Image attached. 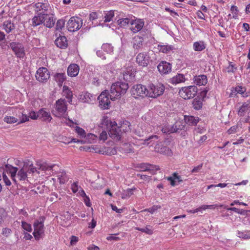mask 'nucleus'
I'll list each match as a JSON object with an SVG mask.
<instances>
[{
	"mask_svg": "<svg viewBox=\"0 0 250 250\" xmlns=\"http://www.w3.org/2000/svg\"><path fill=\"white\" fill-rule=\"evenodd\" d=\"M128 88V85L126 83L117 82L112 84L109 93L107 90H105L99 96L98 99L99 101V106L104 109H108L110 104L108 96L110 100L114 101L125 94Z\"/></svg>",
	"mask_w": 250,
	"mask_h": 250,
	"instance_id": "f257e3e1",
	"label": "nucleus"
},
{
	"mask_svg": "<svg viewBox=\"0 0 250 250\" xmlns=\"http://www.w3.org/2000/svg\"><path fill=\"white\" fill-rule=\"evenodd\" d=\"M99 127L103 129L99 136L100 140L104 142L107 139V132L113 139L119 140L121 138V129L115 121L111 122L107 118H104L99 125Z\"/></svg>",
	"mask_w": 250,
	"mask_h": 250,
	"instance_id": "f03ea898",
	"label": "nucleus"
},
{
	"mask_svg": "<svg viewBox=\"0 0 250 250\" xmlns=\"http://www.w3.org/2000/svg\"><path fill=\"white\" fill-rule=\"evenodd\" d=\"M45 218L44 217H41L39 219L36 220L34 224L33 227L34 231L33 234L36 240H39L44 234V222Z\"/></svg>",
	"mask_w": 250,
	"mask_h": 250,
	"instance_id": "7ed1b4c3",
	"label": "nucleus"
},
{
	"mask_svg": "<svg viewBox=\"0 0 250 250\" xmlns=\"http://www.w3.org/2000/svg\"><path fill=\"white\" fill-rule=\"evenodd\" d=\"M165 89V86L162 83H158L156 85L150 84L147 87L148 97L156 98L163 95Z\"/></svg>",
	"mask_w": 250,
	"mask_h": 250,
	"instance_id": "20e7f679",
	"label": "nucleus"
},
{
	"mask_svg": "<svg viewBox=\"0 0 250 250\" xmlns=\"http://www.w3.org/2000/svg\"><path fill=\"white\" fill-rule=\"evenodd\" d=\"M197 87L195 85L184 87L179 90L180 96L184 99L193 98L197 93Z\"/></svg>",
	"mask_w": 250,
	"mask_h": 250,
	"instance_id": "39448f33",
	"label": "nucleus"
},
{
	"mask_svg": "<svg viewBox=\"0 0 250 250\" xmlns=\"http://www.w3.org/2000/svg\"><path fill=\"white\" fill-rule=\"evenodd\" d=\"M67 108V105L65 100L60 99L56 102L55 110H53V114L56 117H61L64 115Z\"/></svg>",
	"mask_w": 250,
	"mask_h": 250,
	"instance_id": "423d86ee",
	"label": "nucleus"
},
{
	"mask_svg": "<svg viewBox=\"0 0 250 250\" xmlns=\"http://www.w3.org/2000/svg\"><path fill=\"white\" fill-rule=\"evenodd\" d=\"M132 95L135 98H137L139 97H145L148 96V90L145 85L141 84L134 85L131 89Z\"/></svg>",
	"mask_w": 250,
	"mask_h": 250,
	"instance_id": "0eeeda50",
	"label": "nucleus"
},
{
	"mask_svg": "<svg viewBox=\"0 0 250 250\" xmlns=\"http://www.w3.org/2000/svg\"><path fill=\"white\" fill-rule=\"evenodd\" d=\"M83 21L79 17H71L67 23L68 30L74 32L79 30L82 26Z\"/></svg>",
	"mask_w": 250,
	"mask_h": 250,
	"instance_id": "6e6552de",
	"label": "nucleus"
},
{
	"mask_svg": "<svg viewBox=\"0 0 250 250\" xmlns=\"http://www.w3.org/2000/svg\"><path fill=\"white\" fill-rule=\"evenodd\" d=\"M18 58H23L25 55L24 48L23 45L19 43L12 42L9 43V46Z\"/></svg>",
	"mask_w": 250,
	"mask_h": 250,
	"instance_id": "1a4fd4ad",
	"label": "nucleus"
},
{
	"mask_svg": "<svg viewBox=\"0 0 250 250\" xmlns=\"http://www.w3.org/2000/svg\"><path fill=\"white\" fill-rule=\"evenodd\" d=\"M50 72L45 67H40L36 74V79L42 83L46 82L50 78Z\"/></svg>",
	"mask_w": 250,
	"mask_h": 250,
	"instance_id": "9d476101",
	"label": "nucleus"
},
{
	"mask_svg": "<svg viewBox=\"0 0 250 250\" xmlns=\"http://www.w3.org/2000/svg\"><path fill=\"white\" fill-rule=\"evenodd\" d=\"M130 30L133 33H136L140 31L144 26V21L143 20L136 19L132 20L130 23Z\"/></svg>",
	"mask_w": 250,
	"mask_h": 250,
	"instance_id": "9b49d317",
	"label": "nucleus"
},
{
	"mask_svg": "<svg viewBox=\"0 0 250 250\" xmlns=\"http://www.w3.org/2000/svg\"><path fill=\"white\" fill-rule=\"evenodd\" d=\"M45 16H48V14L44 12L38 13L32 18L31 25L35 27L42 24L45 21Z\"/></svg>",
	"mask_w": 250,
	"mask_h": 250,
	"instance_id": "f8f14e48",
	"label": "nucleus"
},
{
	"mask_svg": "<svg viewBox=\"0 0 250 250\" xmlns=\"http://www.w3.org/2000/svg\"><path fill=\"white\" fill-rule=\"evenodd\" d=\"M155 151L161 154L168 156H171L172 152L171 149L166 146H164L161 143L157 144L154 147Z\"/></svg>",
	"mask_w": 250,
	"mask_h": 250,
	"instance_id": "ddd939ff",
	"label": "nucleus"
},
{
	"mask_svg": "<svg viewBox=\"0 0 250 250\" xmlns=\"http://www.w3.org/2000/svg\"><path fill=\"white\" fill-rule=\"evenodd\" d=\"M157 68L160 73L163 74H167L171 70V64L166 62H160L158 64Z\"/></svg>",
	"mask_w": 250,
	"mask_h": 250,
	"instance_id": "4468645a",
	"label": "nucleus"
},
{
	"mask_svg": "<svg viewBox=\"0 0 250 250\" xmlns=\"http://www.w3.org/2000/svg\"><path fill=\"white\" fill-rule=\"evenodd\" d=\"M56 45L59 48L65 49L67 47V40L64 36H60L55 41Z\"/></svg>",
	"mask_w": 250,
	"mask_h": 250,
	"instance_id": "2eb2a0df",
	"label": "nucleus"
},
{
	"mask_svg": "<svg viewBox=\"0 0 250 250\" xmlns=\"http://www.w3.org/2000/svg\"><path fill=\"white\" fill-rule=\"evenodd\" d=\"M136 62L139 65L146 66L148 62V59L146 54L143 53H139L136 57Z\"/></svg>",
	"mask_w": 250,
	"mask_h": 250,
	"instance_id": "dca6fc26",
	"label": "nucleus"
},
{
	"mask_svg": "<svg viewBox=\"0 0 250 250\" xmlns=\"http://www.w3.org/2000/svg\"><path fill=\"white\" fill-rule=\"evenodd\" d=\"M79 66L76 64H70L67 68L68 75L71 77H75L78 75L79 72Z\"/></svg>",
	"mask_w": 250,
	"mask_h": 250,
	"instance_id": "f3484780",
	"label": "nucleus"
},
{
	"mask_svg": "<svg viewBox=\"0 0 250 250\" xmlns=\"http://www.w3.org/2000/svg\"><path fill=\"white\" fill-rule=\"evenodd\" d=\"M144 39L139 36H135L133 39V47L135 49H139L143 47Z\"/></svg>",
	"mask_w": 250,
	"mask_h": 250,
	"instance_id": "a211bd4d",
	"label": "nucleus"
},
{
	"mask_svg": "<svg viewBox=\"0 0 250 250\" xmlns=\"http://www.w3.org/2000/svg\"><path fill=\"white\" fill-rule=\"evenodd\" d=\"M186 81L184 75L182 74H177L176 76L171 78L169 82L173 84H176L179 83H183Z\"/></svg>",
	"mask_w": 250,
	"mask_h": 250,
	"instance_id": "6ab92c4d",
	"label": "nucleus"
},
{
	"mask_svg": "<svg viewBox=\"0 0 250 250\" xmlns=\"http://www.w3.org/2000/svg\"><path fill=\"white\" fill-rule=\"evenodd\" d=\"M167 180L170 182V184L172 186L180 184L183 181L181 176L178 175L176 173H173V176L168 177Z\"/></svg>",
	"mask_w": 250,
	"mask_h": 250,
	"instance_id": "aec40b11",
	"label": "nucleus"
},
{
	"mask_svg": "<svg viewBox=\"0 0 250 250\" xmlns=\"http://www.w3.org/2000/svg\"><path fill=\"white\" fill-rule=\"evenodd\" d=\"M139 167L143 171H152L154 169L159 170V167L157 165H151L147 163H143L140 165Z\"/></svg>",
	"mask_w": 250,
	"mask_h": 250,
	"instance_id": "412c9836",
	"label": "nucleus"
},
{
	"mask_svg": "<svg viewBox=\"0 0 250 250\" xmlns=\"http://www.w3.org/2000/svg\"><path fill=\"white\" fill-rule=\"evenodd\" d=\"M184 120L187 124L189 125L195 126L199 122V118L193 116H185Z\"/></svg>",
	"mask_w": 250,
	"mask_h": 250,
	"instance_id": "4be33fe9",
	"label": "nucleus"
},
{
	"mask_svg": "<svg viewBox=\"0 0 250 250\" xmlns=\"http://www.w3.org/2000/svg\"><path fill=\"white\" fill-rule=\"evenodd\" d=\"M207 82V78L205 75H199L198 76H195L194 78V83L197 85H204Z\"/></svg>",
	"mask_w": 250,
	"mask_h": 250,
	"instance_id": "5701e85b",
	"label": "nucleus"
},
{
	"mask_svg": "<svg viewBox=\"0 0 250 250\" xmlns=\"http://www.w3.org/2000/svg\"><path fill=\"white\" fill-rule=\"evenodd\" d=\"M95 152H98L99 153H101L103 154L107 155H114L117 153V150L114 147H105L103 150H100L97 151L96 149H94Z\"/></svg>",
	"mask_w": 250,
	"mask_h": 250,
	"instance_id": "b1692460",
	"label": "nucleus"
},
{
	"mask_svg": "<svg viewBox=\"0 0 250 250\" xmlns=\"http://www.w3.org/2000/svg\"><path fill=\"white\" fill-rule=\"evenodd\" d=\"M37 166L39 167V168L42 170H52V171H54L53 168L56 166L55 164H50L46 162L38 163Z\"/></svg>",
	"mask_w": 250,
	"mask_h": 250,
	"instance_id": "393cba45",
	"label": "nucleus"
},
{
	"mask_svg": "<svg viewBox=\"0 0 250 250\" xmlns=\"http://www.w3.org/2000/svg\"><path fill=\"white\" fill-rule=\"evenodd\" d=\"M80 99L83 103H90L93 98V95L88 92H83L79 96Z\"/></svg>",
	"mask_w": 250,
	"mask_h": 250,
	"instance_id": "a878e982",
	"label": "nucleus"
},
{
	"mask_svg": "<svg viewBox=\"0 0 250 250\" xmlns=\"http://www.w3.org/2000/svg\"><path fill=\"white\" fill-rule=\"evenodd\" d=\"M45 21L43 23L44 25L49 28L53 27L55 23V21L54 19L53 15H51L49 16L48 14V16H45Z\"/></svg>",
	"mask_w": 250,
	"mask_h": 250,
	"instance_id": "bb28decb",
	"label": "nucleus"
},
{
	"mask_svg": "<svg viewBox=\"0 0 250 250\" xmlns=\"http://www.w3.org/2000/svg\"><path fill=\"white\" fill-rule=\"evenodd\" d=\"M5 170L6 171L9 172L11 174V176L13 180L14 181H16L15 179L14 178L16 175V173L18 171V168L16 167H14L10 165H5Z\"/></svg>",
	"mask_w": 250,
	"mask_h": 250,
	"instance_id": "cd10ccee",
	"label": "nucleus"
},
{
	"mask_svg": "<svg viewBox=\"0 0 250 250\" xmlns=\"http://www.w3.org/2000/svg\"><path fill=\"white\" fill-rule=\"evenodd\" d=\"M26 170V166L24 164L23 167L19 171L17 174V177L20 180L24 181L26 179L27 177Z\"/></svg>",
	"mask_w": 250,
	"mask_h": 250,
	"instance_id": "c85d7f7f",
	"label": "nucleus"
},
{
	"mask_svg": "<svg viewBox=\"0 0 250 250\" xmlns=\"http://www.w3.org/2000/svg\"><path fill=\"white\" fill-rule=\"evenodd\" d=\"M39 114L40 116L43 118V120L44 121L49 122L52 119V117L50 113L44 110L43 109H41L39 110Z\"/></svg>",
	"mask_w": 250,
	"mask_h": 250,
	"instance_id": "c756f323",
	"label": "nucleus"
},
{
	"mask_svg": "<svg viewBox=\"0 0 250 250\" xmlns=\"http://www.w3.org/2000/svg\"><path fill=\"white\" fill-rule=\"evenodd\" d=\"M3 29L7 33H10L12 30L15 29L14 24L9 20L6 21L3 23Z\"/></svg>",
	"mask_w": 250,
	"mask_h": 250,
	"instance_id": "7c9ffc66",
	"label": "nucleus"
},
{
	"mask_svg": "<svg viewBox=\"0 0 250 250\" xmlns=\"http://www.w3.org/2000/svg\"><path fill=\"white\" fill-rule=\"evenodd\" d=\"M65 76L64 73H58L54 75L55 80L58 83V84L62 85V83L65 80Z\"/></svg>",
	"mask_w": 250,
	"mask_h": 250,
	"instance_id": "2f4dec72",
	"label": "nucleus"
},
{
	"mask_svg": "<svg viewBox=\"0 0 250 250\" xmlns=\"http://www.w3.org/2000/svg\"><path fill=\"white\" fill-rule=\"evenodd\" d=\"M158 47L159 51L164 53H168L174 48L173 46L169 45H158Z\"/></svg>",
	"mask_w": 250,
	"mask_h": 250,
	"instance_id": "473e14b6",
	"label": "nucleus"
},
{
	"mask_svg": "<svg viewBox=\"0 0 250 250\" xmlns=\"http://www.w3.org/2000/svg\"><path fill=\"white\" fill-rule=\"evenodd\" d=\"M131 21V20L127 18H122L117 21V23L121 27H125L129 24H130Z\"/></svg>",
	"mask_w": 250,
	"mask_h": 250,
	"instance_id": "72a5a7b5",
	"label": "nucleus"
},
{
	"mask_svg": "<svg viewBox=\"0 0 250 250\" xmlns=\"http://www.w3.org/2000/svg\"><path fill=\"white\" fill-rule=\"evenodd\" d=\"M205 48L206 46L203 42H197L193 44V48L196 51H201Z\"/></svg>",
	"mask_w": 250,
	"mask_h": 250,
	"instance_id": "f704fd0d",
	"label": "nucleus"
},
{
	"mask_svg": "<svg viewBox=\"0 0 250 250\" xmlns=\"http://www.w3.org/2000/svg\"><path fill=\"white\" fill-rule=\"evenodd\" d=\"M249 109H250V102L247 101V102L244 103L240 108L239 114L242 115L245 111Z\"/></svg>",
	"mask_w": 250,
	"mask_h": 250,
	"instance_id": "c9c22d12",
	"label": "nucleus"
},
{
	"mask_svg": "<svg viewBox=\"0 0 250 250\" xmlns=\"http://www.w3.org/2000/svg\"><path fill=\"white\" fill-rule=\"evenodd\" d=\"M63 92L64 95H65V97L68 99V102L69 103H71L72 102V98L73 97L72 92L70 91L69 88L65 86L63 87Z\"/></svg>",
	"mask_w": 250,
	"mask_h": 250,
	"instance_id": "e433bc0d",
	"label": "nucleus"
},
{
	"mask_svg": "<svg viewBox=\"0 0 250 250\" xmlns=\"http://www.w3.org/2000/svg\"><path fill=\"white\" fill-rule=\"evenodd\" d=\"M136 230L141 231L143 232H145L147 234L151 235L153 233V230L151 229V227L150 226H147L145 228H140L139 227H136L135 228Z\"/></svg>",
	"mask_w": 250,
	"mask_h": 250,
	"instance_id": "4c0bfd02",
	"label": "nucleus"
},
{
	"mask_svg": "<svg viewBox=\"0 0 250 250\" xmlns=\"http://www.w3.org/2000/svg\"><path fill=\"white\" fill-rule=\"evenodd\" d=\"M238 236L240 238L248 239H250V230L238 232Z\"/></svg>",
	"mask_w": 250,
	"mask_h": 250,
	"instance_id": "58836bf2",
	"label": "nucleus"
},
{
	"mask_svg": "<svg viewBox=\"0 0 250 250\" xmlns=\"http://www.w3.org/2000/svg\"><path fill=\"white\" fill-rule=\"evenodd\" d=\"M192 105L195 109L199 110L202 106V103L200 100L195 98L192 101Z\"/></svg>",
	"mask_w": 250,
	"mask_h": 250,
	"instance_id": "ea45409f",
	"label": "nucleus"
},
{
	"mask_svg": "<svg viewBox=\"0 0 250 250\" xmlns=\"http://www.w3.org/2000/svg\"><path fill=\"white\" fill-rule=\"evenodd\" d=\"M245 90H244V88L241 86H236L234 90L232 91L231 93V96H233V95L236 96L237 94H244Z\"/></svg>",
	"mask_w": 250,
	"mask_h": 250,
	"instance_id": "a19ab883",
	"label": "nucleus"
},
{
	"mask_svg": "<svg viewBox=\"0 0 250 250\" xmlns=\"http://www.w3.org/2000/svg\"><path fill=\"white\" fill-rule=\"evenodd\" d=\"M3 121L7 124H13L18 122V119L13 116H5Z\"/></svg>",
	"mask_w": 250,
	"mask_h": 250,
	"instance_id": "79ce46f5",
	"label": "nucleus"
},
{
	"mask_svg": "<svg viewBox=\"0 0 250 250\" xmlns=\"http://www.w3.org/2000/svg\"><path fill=\"white\" fill-rule=\"evenodd\" d=\"M61 184H64L67 180L66 173L65 171L60 172L58 176Z\"/></svg>",
	"mask_w": 250,
	"mask_h": 250,
	"instance_id": "37998d69",
	"label": "nucleus"
},
{
	"mask_svg": "<svg viewBox=\"0 0 250 250\" xmlns=\"http://www.w3.org/2000/svg\"><path fill=\"white\" fill-rule=\"evenodd\" d=\"M114 16V14L113 11H110L108 12L104 16V22H107L110 21Z\"/></svg>",
	"mask_w": 250,
	"mask_h": 250,
	"instance_id": "c03bdc74",
	"label": "nucleus"
},
{
	"mask_svg": "<svg viewBox=\"0 0 250 250\" xmlns=\"http://www.w3.org/2000/svg\"><path fill=\"white\" fill-rule=\"evenodd\" d=\"M132 194H133V189L131 188H128L126 190L124 191L122 193V198L123 199H125L126 197H130Z\"/></svg>",
	"mask_w": 250,
	"mask_h": 250,
	"instance_id": "a18cd8bd",
	"label": "nucleus"
},
{
	"mask_svg": "<svg viewBox=\"0 0 250 250\" xmlns=\"http://www.w3.org/2000/svg\"><path fill=\"white\" fill-rule=\"evenodd\" d=\"M22 228L28 232H31L32 229L30 224H28L24 221L21 222Z\"/></svg>",
	"mask_w": 250,
	"mask_h": 250,
	"instance_id": "49530a36",
	"label": "nucleus"
},
{
	"mask_svg": "<svg viewBox=\"0 0 250 250\" xmlns=\"http://www.w3.org/2000/svg\"><path fill=\"white\" fill-rule=\"evenodd\" d=\"M161 207L160 205H154L151 208L145 209L144 211H148L151 213H153L157 209L161 208Z\"/></svg>",
	"mask_w": 250,
	"mask_h": 250,
	"instance_id": "de8ad7c7",
	"label": "nucleus"
},
{
	"mask_svg": "<svg viewBox=\"0 0 250 250\" xmlns=\"http://www.w3.org/2000/svg\"><path fill=\"white\" fill-rule=\"evenodd\" d=\"M130 125V123L129 122L125 121V122H124L123 125H121V126H120L119 127L121 129V131H122V129L123 128V131H127L129 129H130V128L129 127Z\"/></svg>",
	"mask_w": 250,
	"mask_h": 250,
	"instance_id": "09e8293b",
	"label": "nucleus"
},
{
	"mask_svg": "<svg viewBox=\"0 0 250 250\" xmlns=\"http://www.w3.org/2000/svg\"><path fill=\"white\" fill-rule=\"evenodd\" d=\"M135 133L138 136L143 137L146 133V132L144 130L142 127H138L135 130Z\"/></svg>",
	"mask_w": 250,
	"mask_h": 250,
	"instance_id": "8fccbe9b",
	"label": "nucleus"
},
{
	"mask_svg": "<svg viewBox=\"0 0 250 250\" xmlns=\"http://www.w3.org/2000/svg\"><path fill=\"white\" fill-rule=\"evenodd\" d=\"M64 25V21L63 20H59L57 23L56 28L57 30L62 29Z\"/></svg>",
	"mask_w": 250,
	"mask_h": 250,
	"instance_id": "3c124183",
	"label": "nucleus"
},
{
	"mask_svg": "<svg viewBox=\"0 0 250 250\" xmlns=\"http://www.w3.org/2000/svg\"><path fill=\"white\" fill-rule=\"evenodd\" d=\"M76 132L81 136L83 137L85 136V131L79 126H76Z\"/></svg>",
	"mask_w": 250,
	"mask_h": 250,
	"instance_id": "603ef678",
	"label": "nucleus"
},
{
	"mask_svg": "<svg viewBox=\"0 0 250 250\" xmlns=\"http://www.w3.org/2000/svg\"><path fill=\"white\" fill-rule=\"evenodd\" d=\"M20 118L21 120L18 123V124L23 123L27 121H28L29 117V115L27 116L25 114L22 113L21 116V117H20Z\"/></svg>",
	"mask_w": 250,
	"mask_h": 250,
	"instance_id": "864d4df0",
	"label": "nucleus"
},
{
	"mask_svg": "<svg viewBox=\"0 0 250 250\" xmlns=\"http://www.w3.org/2000/svg\"><path fill=\"white\" fill-rule=\"evenodd\" d=\"M236 70V67L231 62H229V65L227 67V71L228 73L234 72Z\"/></svg>",
	"mask_w": 250,
	"mask_h": 250,
	"instance_id": "5fc2aeb1",
	"label": "nucleus"
},
{
	"mask_svg": "<svg viewBox=\"0 0 250 250\" xmlns=\"http://www.w3.org/2000/svg\"><path fill=\"white\" fill-rule=\"evenodd\" d=\"M80 188L81 187H79L78 186V182L73 183L71 186V189L74 193H76V192H77L79 190V188Z\"/></svg>",
	"mask_w": 250,
	"mask_h": 250,
	"instance_id": "6e6d98bb",
	"label": "nucleus"
},
{
	"mask_svg": "<svg viewBox=\"0 0 250 250\" xmlns=\"http://www.w3.org/2000/svg\"><path fill=\"white\" fill-rule=\"evenodd\" d=\"M11 232V229L9 228H5L2 229V234L6 237L9 236Z\"/></svg>",
	"mask_w": 250,
	"mask_h": 250,
	"instance_id": "4d7b16f0",
	"label": "nucleus"
},
{
	"mask_svg": "<svg viewBox=\"0 0 250 250\" xmlns=\"http://www.w3.org/2000/svg\"><path fill=\"white\" fill-rule=\"evenodd\" d=\"M40 116L39 113H37L35 111H31L29 113V117L31 119L36 120Z\"/></svg>",
	"mask_w": 250,
	"mask_h": 250,
	"instance_id": "13d9d810",
	"label": "nucleus"
},
{
	"mask_svg": "<svg viewBox=\"0 0 250 250\" xmlns=\"http://www.w3.org/2000/svg\"><path fill=\"white\" fill-rule=\"evenodd\" d=\"M160 129H161L162 132L164 134H170V133L172 132L171 129L167 126H160Z\"/></svg>",
	"mask_w": 250,
	"mask_h": 250,
	"instance_id": "bf43d9fd",
	"label": "nucleus"
},
{
	"mask_svg": "<svg viewBox=\"0 0 250 250\" xmlns=\"http://www.w3.org/2000/svg\"><path fill=\"white\" fill-rule=\"evenodd\" d=\"M98 18V14L96 12H93L90 14L89 16V20L91 21L97 19Z\"/></svg>",
	"mask_w": 250,
	"mask_h": 250,
	"instance_id": "052dcab7",
	"label": "nucleus"
},
{
	"mask_svg": "<svg viewBox=\"0 0 250 250\" xmlns=\"http://www.w3.org/2000/svg\"><path fill=\"white\" fill-rule=\"evenodd\" d=\"M218 207L217 205H202L201 206L202 209L205 210L208 208L209 209H214L216 207Z\"/></svg>",
	"mask_w": 250,
	"mask_h": 250,
	"instance_id": "680f3d73",
	"label": "nucleus"
},
{
	"mask_svg": "<svg viewBox=\"0 0 250 250\" xmlns=\"http://www.w3.org/2000/svg\"><path fill=\"white\" fill-rule=\"evenodd\" d=\"M227 186V184L225 183H219L218 185H210L208 187V189H210L213 187H220V188H225Z\"/></svg>",
	"mask_w": 250,
	"mask_h": 250,
	"instance_id": "e2e57ef3",
	"label": "nucleus"
},
{
	"mask_svg": "<svg viewBox=\"0 0 250 250\" xmlns=\"http://www.w3.org/2000/svg\"><path fill=\"white\" fill-rule=\"evenodd\" d=\"M158 139V136L157 135H151L148 137L147 138H146L145 139V142L147 143V145L149 144V142H148L149 141H152L153 139L154 140H157Z\"/></svg>",
	"mask_w": 250,
	"mask_h": 250,
	"instance_id": "0e129e2a",
	"label": "nucleus"
},
{
	"mask_svg": "<svg viewBox=\"0 0 250 250\" xmlns=\"http://www.w3.org/2000/svg\"><path fill=\"white\" fill-rule=\"evenodd\" d=\"M2 178H3V180L4 182V183L6 186H10L11 185V183L10 181L8 178L7 176L4 173H3Z\"/></svg>",
	"mask_w": 250,
	"mask_h": 250,
	"instance_id": "69168bd1",
	"label": "nucleus"
},
{
	"mask_svg": "<svg viewBox=\"0 0 250 250\" xmlns=\"http://www.w3.org/2000/svg\"><path fill=\"white\" fill-rule=\"evenodd\" d=\"M202 167H203V164H201L198 165V166L194 167L191 170V172L192 173L198 172L201 169V168H202Z\"/></svg>",
	"mask_w": 250,
	"mask_h": 250,
	"instance_id": "338daca9",
	"label": "nucleus"
},
{
	"mask_svg": "<svg viewBox=\"0 0 250 250\" xmlns=\"http://www.w3.org/2000/svg\"><path fill=\"white\" fill-rule=\"evenodd\" d=\"M29 167H30L26 170V171H27L29 173H34L35 171H37V168L35 167H34L33 166L32 164L29 165Z\"/></svg>",
	"mask_w": 250,
	"mask_h": 250,
	"instance_id": "774afa93",
	"label": "nucleus"
}]
</instances>
